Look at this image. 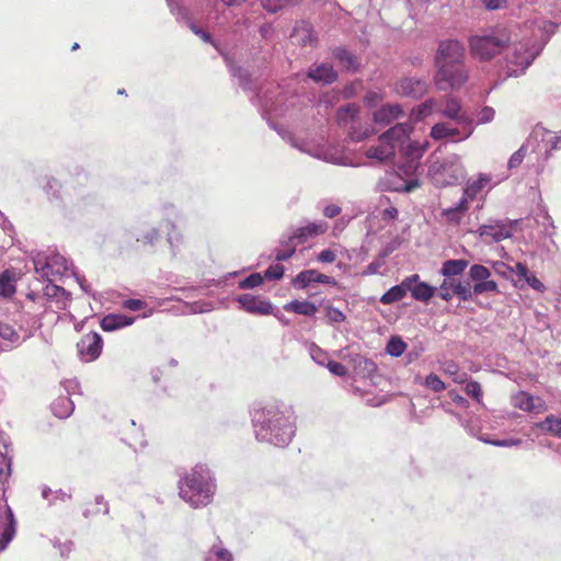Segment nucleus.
<instances>
[{
	"label": "nucleus",
	"mask_w": 561,
	"mask_h": 561,
	"mask_svg": "<svg viewBox=\"0 0 561 561\" xmlns=\"http://www.w3.org/2000/svg\"><path fill=\"white\" fill-rule=\"evenodd\" d=\"M439 112L443 116L454 121L455 123L467 114L462 111L460 101L451 95L445 98L444 108Z\"/></svg>",
	"instance_id": "bb28decb"
},
{
	"label": "nucleus",
	"mask_w": 561,
	"mask_h": 561,
	"mask_svg": "<svg viewBox=\"0 0 561 561\" xmlns=\"http://www.w3.org/2000/svg\"><path fill=\"white\" fill-rule=\"evenodd\" d=\"M60 188L61 185L59 181L56 180L55 178L47 176L45 179L44 191L46 192L49 198H60Z\"/></svg>",
	"instance_id": "de8ad7c7"
},
{
	"label": "nucleus",
	"mask_w": 561,
	"mask_h": 561,
	"mask_svg": "<svg viewBox=\"0 0 561 561\" xmlns=\"http://www.w3.org/2000/svg\"><path fill=\"white\" fill-rule=\"evenodd\" d=\"M456 124L461 126L462 136H460L457 140L468 139L474 130L473 121L466 114L462 118H460Z\"/></svg>",
	"instance_id": "6e6d98bb"
},
{
	"label": "nucleus",
	"mask_w": 561,
	"mask_h": 561,
	"mask_svg": "<svg viewBox=\"0 0 561 561\" xmlns=\"http://www.w3.org/2000/svg\"><path fill=\"white\" fill-rule=\"evenodd\" d=\"M396 91L402 96L420 99L427 91V82L421 78H403L397 83Z\"/></svg>",
	"instance_id": "dca6fc26"
},
{
	"label": "nucleus",
	"mask_w": 561,
	"mask_h": 561,
	"mask_svg": "<svg viewBox=\"0 0 561 561\" xmlns=\"http://www.w3.org/2000/svg\"><path fill=\"white\" fill-rule=\"evenodd\" d=\"M285 268L280 264H272L264 272V278L279 280L284 275Z\"/></svg>",
	"instance_id": "680f3d73"
},
{
	"label": "nucleus",
	"mask_w": 561,
	"mask_h": 561,
	"mask_svg": "<svg viewBox=\"0 0 561 561\" xmlns=\"http://www.w3.org/2000/svg\"><path fill=\"white\" fill-rule=\"evenodd\" d=\"M516 407H518L520 410H524V411H531L533 408H534V401H533V397L531 396H528L527 393L525 392H522L517 398H516V403H515Z\"/></svg>",
	"instance_id": "69168bd1"
},
{
	"label": "nucleus",
	"mask_w": 561,
	"mask_h": 561,
	"mask_svg": "<svg viewBox=\"0 0 561 561\" xmlns=\"http://www.w3.org/2000/svg\"><path fill=\"white\" fill-rule=\"evenodd\" d=\"M413 127L410 123H398L380 135L379 140L393 142L396 148L397 146L403 145L404 141L409 139Z\"/></svg>",
	"instance_id": "6ab92c4d"
},
{
	"label": "nucleus",
	"mask_w": 561,
	"mask_h": 561,
	"mask_svg": "<svg viewBox=\"0 0 561 561\" xmlns=\"http://www.w3.org/2000/svg\"><path fill=\"white\" fill-rule=\"evenodd\" d=\"M394 144L379 140L378 146L368 148L366 156L369 159H376L378 161H387L394 157Z\"/></svg>",
	"instance_id": "a878e982"
},
{
	"label": "nucleus",
	"mask_w": 561,
	"mask_h": 561,
	"mask_svg": "<svg viewBox=\"0 0 561 561\" xmlns=\"http://www.w3.org/2000/svg\"><path fill=\"white\" fill-rule=\"evenodd\" d=\"M466 393L473 398L477 402H481L482 399V389L479 382L469 381L465 387Z\"/></svg>",
	"instance_id": "0e129e2a"
},
{
	"label": "nucleus",
	"mask_w": 561,
	"mask_h": 561,
	"mask_svg": "<svg viewBox=\"0 0 561 561\" xmlns=\"http://www.w3.org/2000/svg\"><path fill=\"white\" fill-rule=\"evenodd\" d=\"M171 13L176 21L185 24L190 30L199 36L205 43L210 42V34L199 28L190 16L188 10L180 3V0H167Z\"/></svg>",
	"instance_id": "ddd939ff"
},
{
	"label": "nucleus",
	"mask_w": 561,
	"mask_h": 561,
	"mask_svg": "<svg viewBox=\"0 0 561 561\" xmlns=\"http://www.w3.org/2000/svg\"><path fill=\"white\" fill-rule=\"evenodd\" d=\"M424 386L434 392H440L446 388L445 382L436 374L426 376Z\"/></svg>",
	"instance_id": "5fc2aeb1"
},
{
	"label": "nucleus",
	"mask_w": 561,
	"mask_h": 561,
	"mask_svg": "<svg viewBox=\"0 0 561 561\" xmlns=\"http://www.w3.org/2000/svg\"><path fill=\"white\" fill-rule=\"evenodd\" d=\"M19 343L20 334L18 331L9 323L0 321V350H5L7 347Z\"/></svg>",
	"instance_id": "2f4dec72"
},
{
	"label": "nucleus",
	"mask_w": 561,
	"mask_h": 561,
	"mask_svg": "<svg viewBox=\"0 0 561 561\" xmlns=\"http://www.w3.org/2000/svg\"><path fill=\"white\" fill-rule=\"evenodd\" d=\"M224 58L231 76L239 80L240 87L245 91H252L254 89V85L250 79L248 71L241 67L233 65L228 56L225 55Z\"/></svg>",
	"instance_id": "c85d7f7f"
},
{
	"label": "nucleus",
	"mask_w": 561,
	"mask_h": 561,
	"mask_svg": "<svg viewBox=\"0 0 561 561\" xmlns=\"http://www.w3.org/2000/svg\"><path fill=\"white\" fill-rule=\"evenodd\" d=\"M465 46L457 39H444L438 44L435 55L437 68L435 85L440 91L456 90L468 80L465 65Z\"/></svg>",
	"instance_id": "f03ea898"
},
{
	"label": "nucleus",
	"mask_w": 561,
	"mask_h": 561,
	"mask_svg": "<svg viewBox=\"0 0 561 561\" xmlns=\"http://www.w3.org/2000/svg\"><path fill=\"white\" fill-rule=\"evenodd\" d=\"M442 215L446 219V221H448L449 224H455V225H458L463 217V215L459 210H457L454 206L443 209Z\"/></svg>",
	"instance_id": "e2e57ef3"
},
{
	"label": "nucleus",
	"mask_w": 561,
	"mask_h": 561,
	"mask_svg": "<svg viewBox=\"0 0 561 561\" xmlns=\"http://www.w3.org/2000/svg\"><path fill=\"white\" fill-rule=\"evenodd\" d=\"M454 289L453 294L454 296H457L462 301L471 300L473 297V289L470 282L465 280H457L454 278Z\"/></svg>",
	"instance_id": "a19ab883"
},
{
	"label": "nucleus",
	"mask_w": 561,
	"mask_h": 561,
	"mask_svg": "<svg viewBox=\"0 0 561 561\" xmlns=\"http://www.w3.org/2000/svg\"><path fill=\"white\" fill-rule=\"evenodd\" d=\"M561 131L559 134L551 131L542 126H536L528 137V145L531 150L538 154V165L543 168L551 158L554 150L560 149Z\"/></svg>",
	"instance_id": "9b49d317"
},
{
	"label": "nucleus",
	"mask_w": 561,
	"mask_h": 561,
	"mask_svg": "<svg viewBox=\"0 0 561 561\" xmlns=\"http://www.w3.org/2000/svg\"><path fill=\"white\" fill-rule=\"evenodd\" d=\"M332 55L335 60L340 62L348 71H355L357 69V62L354 55L343 47H335L332 50Z\"/></svg>",
	"instance_id": "72a5a7b5"
},
{
	"label": "nucleus",
	"mask_w": 561,
	"mask_h": 561,
	"mask_svg": "<svg viewBox=\"0 0 561 561\" xmlns=\"http://www.w3.org/2000/svg\"><path fill=\"white\" fill-rule=\"evenodd\" d=\"M443 370L445 374L451 376L454 381L463 382L466 374H459V366L454 360H447L443 364Z\"/></svg>",
	"instance_id": "3c124183"
},
{
	"label": "nucleus",
	"mask_w": 561,
	"mask_h": 561,
	"mask_svg": "<svg viewBox=\"0 0 561 561\" xmlns=\"http://www.w3.org/2000/svg\"><path fill=\"white\" fill-rule=\"evenodd\" d=\"M264 276H262L260 273H252L244 279H242L239 283V288L241 289H249V288H255L260 286L263 283Z\"/></svg>",
	"instance_id": "4d7b16f0"
},
{
	"label": "nucleus",
	"mask_w": 561,
	"mask_h": 561,
	"mask_svg": "<svg viewBox=\"0 0 561 561\" xmlns=\"http://www.w3.org/2000/svg\"><path fill=\"white\" fill-rule=\"evenodd\" d=\"M537 427L558 438H561V416L549 414L543 421L537 423Z\"/></svg>",
	"instance_id": "f704fd0d"
},
{
	"label": "nucleus",
	"mask_w": 561,
	"mask_h": 561,
	"mask_svg": "<svg viewBox=\"0 0 561 561\" xmlns=\"http://www.w3.org/2000/svg\"><path fill=\"white\" fill-rule=\"evenodd\" d=\"M401 244L399 237H394L392 240L382 245L378 255L386 261V259L393 253Z\"/></svg>",
	"instance_id": "052dcab7"
},
{
	"label": "nucleus",
	"mask_w": 561,
	"mask_h": 561,
	"mask_svg": "<svg viewBox=\"0 0 561 561\" xmlns=\"http://www.w3.org/2000/svg\"><path fill=\"white\" fill-rule=\"evenodd\" d=\"M327 320L329 323H341L345 321L346 317L345 314L337 308L333 306L327 307V313H325Z\"/></svg>",
	"instance_id": "bf43d9fd"
},
{
	"label": "nucleus",
	"mask_w": 561,
	"mask_h": 561,
	"mask_svg": "<svg viewBox=\"0 0 561 561\" xmlns=\"http://www.w3.org/2000/svg\"><path fill=\"white\" fill-rule=\"evenodd\" d=\"M325 367L329 369L331 374L337 377H344L347 374L346 367L343 364L335 360H328Z\"/></svg>",
	"instance_id": "774afa93"
},
{
	"label": "nucleus",
	"mask_w": 561,
	"mask_h": 561,
	"mask_svg": "<svg viewBox=\"0 0 561 561\" xmlns=\"http://www.w3.org/2000/svg\"><path fill=\"white\" fill-rule=\"evenodd\" d=\"M312 283H317L316 270H305L293 279V286L298 289H305Z\"/></svg>",
	"instance_id": "ea45409f"
},
{
	"label": "nucleus",
	"mask_w": 561,
	"mask_h": 561,
	"mask_svg": "<svg viewBox=\"0 0 561 561\" xmlns=\"http://www.w3.org/2000/svg\"><path fill=\"white\" fill-rule=\"evenodd\" d=\"M283 99L277 100L276 102L268 99L266 95L262 101L263 114L266 116V121L268 126L276 130L278 135L286 141H288L294 148L298 149L301 152L308 153L312 157H317L324 161L339 164L341 163L339 158H335L332 153L325 152L322 149L314 148L308 141L296 138L293 136L290 131L279 126L274 122V117L283 116L288 111L289 105H285L282 103Z\"/></svg>",
	"instance_id": "20e7f679"
},
{
	"label": "nucleus",
	"mask_w": 561,
	"mask_h": 561,
	"mask_svg": "<svg viewBox=\"0 0 561 561\" xmlns=\"http://www.w3.org/2000/svg\"><path fill=\"white\" fill-rule=\"evenodd\" d=\"M236 301L240 305L241 309L249 313L271 314L273 312V305L268 300L261 299L251 294L239 295Z\"/></svg>",
	"instance_id": "2eb2a0df"
},
{
	"label": "nucleus",
	"mask_w": 561,
	"mask_h": 561,
	"mask_svg": "<svg viewBox=\"0 0 561 561\" xmlns=\"http://www.w3.org/2000/svg\"><path fill=\"white\" fill-rule=\"evenodd\" d=\"M31 259L35 273L44 279H53V277L62 276L70 268L68 260L51 249L33 251Z\"/></svg>",
	"instance_id": "1a4fd4ad"
},
{
	"label": "nucleus",
	"mask_w": 561,
	"mask_h": 561,
	"mask_svg": "<svg viewBox=\"0 0 561 561\" xmlns=\"http://www.w3.org/2000/svg\"><path fill=\"white\" fill-rule=\"evenodd\" d=\"M396 181V183H392L391 184V190L392 191H396V192H407V193H410L412 192L413 190H415L416 187L420 186V182L419 180L416 179H412V180H403L399 176H394L393 179Z\"/></svg>",
	"instance_id": "49530a36"
},
{
	"label": "nucleus",
	"mask_w": 561,
	"mask_h": 561,
	"mask_svg": "<svg viewBox=\"0 0 561 561\" xmlns=\"http://www.w3.org/2000/svg\"><path fill=\"white\" fill-rule=\"evenodd\" d=\"M232 552L225 547L221 539L217 540L206 551L204 561H233Z\"/></svg>",
	"instance_id": "5701e85b"
},
{
	"label": "nucleus",
	"mask_w": 561,
	"mask_h": 561,
	"mask_svg": "<svg viewBox=\"0 0 561 561\" xmlns=\"http://www.w3.org/2000/svg\"><path fill=\"white\" fill-rule=\"evenodd\" d=\"M490 175L484 173H480L477 179L468 180L463 188L465 195H467V197H471V199H474L490 183Z\"/></svg>",
	"instance_id": "c756f323"
},
{
	"label": "nucleus",
	"mask_w": 561,
	"mask_h": 561,
	"mask_svg": "<svg viewBox=\"0 0 561 561\" xmlns=\"http://www.w3.org/2000/svg\"><path fill=\"white\" fill-rule=\"evenodd\" d=\"M4 514L7 523L0 533V551H4L16 534V518L10 505L5 504Z\"/></svg>",
	"instance_id": "412c9836"
},
{
	"label": "nucleus",
	"mask_w": 561,
	"mask_h": 561,
	"mask_svg": "<svg viewBox=\"0 0 561 561\" xmlns=\"http://www.w3.org/2000/svg\"><path fill=\"white\" fill-rule=\"evenodd\" d=\"M460 135V129L453 127L449 123H437L431 129V137L435 140L450 139L458 141Z\"/></svg>",
	"instance_id": "b1692460"
},
{
	"label": "nucleus",
	"mask_w": 561,
	"mask_h": 561,
	"mask_svg": "<svg viewBox=\"0 0 561 561\" xmlns=\"http://www.w3.org/2000/svg\"><path fill=\"white\" fill-rule=\"evenodd\" d=\"M51 412L58 419L69 417L73 410L75 403L69 397H58L50 405Z\"/></svg>",
	"instance_id": "7c9ffc66"
},
{
	"label": "nucleus",
	"mask_w": 561,
	"mask_h": 561,
	"mask_svg": "<svg viewBox=\"0 0 561 561\" xmlns=\"http://www.w3.org/2000/svg\"><path fill=\"white\" fill-rule=\"evenodd\" d=\"M358 112L359 107L353 103L341 106L336 112L339 125L350 127L353 124H358Z\"/></svg>",
	"instance_id": "393cba45"
},
{
	"label": "nucleus",
	"mask_w": 561,
	"mask_h": 561,
	"mask_svg": "<svg viewBox=\"0 0 561 561\" xmlns=\"http://www.w3.org/2000/svg\"><path fill=\"white\" fill-rule=\"evenodd\" d=\"M15 293L14 280L8 271L0 274V296L10 297Z\"/></svg>",
	"instance_id": "79ce46f5"
},
{
	"label": "nucleus",
	"mask_w": 561,
	"mask_h": 561,
	"mask_svg": "<svg viewBox=\"0 0 561 561\" xmlns=\"http://www.w3.org/2000/svg\"><path fill=\"white\" fill-rule=\"evenodd\" d=\"M437 102L434 99H428L419 104L411 112V118L415 122L424 119L436 110Z\"/></svg>",
	"instance_id": "58836bf2"
},
{
	"label": "nucleus",
	"mask_w": 561,
	"mask_h": 561,
	"mask_svg": "<svg viewBox=\"0 0 561 561\" xmlns=\"http://www.w3.org/2000/svg\"><path fill=\"white\" fill-rule=\"evenodd\" d=\"M299 242L294 238V233L289 228L284 232L278 241V247L274 249L275 260L283 262L289 260L296 252Z\"/></svg>",
	"instance_id": "a211bd4d"
},
{
	"label": "nucleus",
	"mask_w": 561,
	"mask_h": 561,
	"mask_svg": "<svg viewBox=\"0 0 561 561\" xmlns=\"http://www.w3.org/2000/svg\"><path fill=\"white\" fill-rule=\"evenodd\" d=\"M465 169L459 156L432 157L428 165V176L437 187L458 184L465 179Z\"/></svg>",
	"instance_id": "0eeeda50"
},
{
	"label": "nucleus",
	"mask_w": 561,
	"mask_h": 561,
	"mask_svg": "<svg viewBox=\"0 0 561 561\" xmlns=\"http://www.w3.org/2000/svg\"><path fill=\"white\" fill-rule=\"evenodd\" d=\"M160 229L157 227H145L136 233V241L142 245H154L160 239Z\"/></svg>",
	"instance_id": "e433bc0d"
},
{
	"label": "nucleus",
	"mask_w": 561,
	"mask_h": 561,
	"mask_svg": "<svg viewBox=\"0 0 561 561\" xmlns=\"http://www.w3.org/2000/svg\"><path fill=\"white\" fill-rule=\"evenodd\" d=\"M408 289L403 286L402 283L399 285L392 286L389 290H387L381 297L380 302L383 305H390L402 300L407 296Z\"/></svg>",
	"instance_id": "4c0bfd02"
},
{
	"label": "nucleus",
	"mask_w": 561,
	"mask_h": 561,
	"mask_svg": "<svg viewBox=\"0 0 561 561\" xmlns=\"http://www.w3.org/2000/svg\"><path fill=\"white\" fill-rule=\"evenodd\" d=\"M473 295H482L484 293H497L499 287L496 282L486 278L483 282L477 283L472 285Z\"/></svg>",
	"instance_id": "09e8293b"
},
{
	"label": "nucleus",
	"mask_w": 561,
	"mask_h": 561,
	"mask_svg": "<svg viewBox=\"0 0 561 561\" xmlns=\"http://www.w3.org/2000/svg\"><path fill=\"white\" fill-rule=\"evenodd\" d=\"M250 416L257 442L285 448L295 437L294 410L282 401L254 402L250 409Z\"/></svg>",
	"instance_id": "f257e3e1"
},
{
	"label": "nucleus",
	"mask_w": 561,
	"mask_h": 561,
	"mask_svg": "<svg viewBox=\"0 0 561 561\" xmlns=\"http://www.w3.org/2000/svg\"><path fill=\"white\" fill-rule=\"evenodd\" d=\"M468 275L469 278L477 284L489 278L491 276V271L482 264H473L470 266Z\"/></svg>",
	"instance_id": "a18cd8bd"
},
{
	"label": "nucleus",
	"mask_w": 561,
	"mask_h": 561,
	"mask_svg": "<svg viewBox=\"0 0 561 561\" xmlns=\"http://www.w3.org/2000/svg\"><path fill=\"white\" fill-rule=\"evenodd\" d=\"M504 59L508 77H519L525 73L538 55V50L528 38L513 39L504 47Z\"/></svg>",
	"instance_id": "423d86ee"
},
{
	"label": "nucleus",
	"mask_w": 561,
	"mask_h": 561,
	"mask_svg": "<svg viewBox=\"0 0 561 561\" xmlns=\"http://www.w3.org/2000/svg\"><path fill=\"white\" fill-rule=\"evenodd\" d=\"M517 224L518 220H512L510 218H489L472 232L480 242L485 245H491L512 238Z\"/></svg>",
	"instance_id": "9d476101"
},
{
	"label": "nucleus",
	"mask_w": 561,
	"mask_h": 561,
	"mask_svg": "<svg viewBox=\"0 0 561 561\" xmlns=\"http://www.w3.org/2000/svg\"><path fill=\"white\" fill-rule=\"evenodd\" d=\"M407 350V344L399 336H391L387 343L386 351L392 357L401 356Z\"/></svg>",
	"instance_id": "c03bdc74"
},
{
	"label": "nucleus",
	"mask_w": 561,
	"mask_h": 561,
	"mask_svg": "<svg viewBox=\"0 0 561 561\" xmlns=\"http://www.w3.org/2000/svg\"><path fill=\"white\" fill-rule=\"evenodd\" d=\"M135 317H129L123 313H110L102 318L100 325L103 331L113 332L131 325L135 322Z\"/></svg>",
	"instance_id": "4be33fe9"
},
{
	"label": "nucleus",
	"mask_w": 561,
	"mask_h": 561,
	"mask_svg": "<svg viewBox=\"0 0 561 561\" xmlns=\"http://www.w3.org/2000/svg\"><path fill=\"white\" fill-rule=\"evenodd\" d=\"M308 77L319 84L327 85L337 79V73L331 65L323 62L310 67Z\"/></svg>",
	"instance_id": "aec40b11"
},
{
	"label": "nucleus",
	"mask_w": 561,
	"mask_h": 561,
	"mask_svg": "<svg viewBox=\"0 0 561 561\" xmlns=\"http://www.w3.org/2000/svg\"><path fill=\"white\" fill-rule=\"evenodd\" d=\"M404 116V111L400 104L387 103L374 111L373 119L378 125H389L392 122Z\"/></svg>",
	"instance_id": "f3484780"
},
{
	"label": "nucleus",
	"mask_w": 561,
	"mask_h": 561,
	"mask_svg": "<svg viewBox=\"0 0 561 561\" xmlns=\"http://www.w3.org/2000/svg\"><path fill=\"white\" fill-rule=\"evenodd\" d=\"M491 266L494 273L503 278L511 279L514 275V268L503 261H493Z\"/></svg>",
	"instance_id": "603ef678"
},
{
	"label": "nucleus",
	"mask_w": 561,
	"mask_h": 561,
	"mask_svg": "<svg viewBox=\"0 0 561 561\" xmlns=\"http://www.w3.org/2000/svg\"><path fill=\"white\" fill-rule=\"evenodd\" d=\"M47 280L48 283L41 290H30L26 294V299L37 305V309L34 310L36 316L47 312L51 304H55L58 310H65L71 300L69 291L55 285L53 279Z\"/></svg>",
	"instance_id": "6e6552de"
},
{
	"label": "nucleus",
	"mask_w": 561,
	"mask_h": 561,
	"mask_svg": "<svg viewBox=\"0 0 561 561\" xmlns=\"http://www.w3.org/2000/svg\"><path fill=\"white\" fill-rule=\"evenodd\" d=\"M310 356L314 363H317L320 366H325L329 359L328 353L322 351L317 345H311L309 350Z\"/></svg>",
	"instance_id": "13d9d810"
},
{
	"label": "nucleus",
	"mask_w": 561,
	"mask_h": 561,
	"mask_svg": "<svg viewBox=\"0 0 561 561\" xmlns=\"http://www.w3.org/2000/svg\"><path fill=\"white\" fill-rule=\"evenodd\" d=\"M179 496L192 508H201L213 502L216 479L205 463H197L178 481Z\"/></svg>",
	"instance_id": "7ed1b4c3"
},
{
	"label": "nucleus",
	"mask_w": 561,
	"mask_h": 561,
	"mask_svg": "<svg viewBox=\"0 0 561 561\" xmlns=\"http://www.w3.org/2000/svg\"><path fill=\"white\" fill-rule=\"evenodd\" d=\"M357 125L358 124H353L348 127V135L353 141H362L368 136V129H363Z\"/></svg>",
	"instance_id": "338daca9"
},
{
	"label": "nucleus",
	"mask_w": 561,
	"mask_h": 561,
	"mask_svg": "<svg viewBox=\"0 0 561 561\" xmlns=\"http://www.w3.org/2000/svg\"><path fill=\"white\" fill-rule=\"evenodd\" d=\"M295 1L296 0H261V4L267 12L276 13Z\"/></svg>",
	"instance_id": "8fccbe9b"
},
{
	"label": "nucleus",
	"mask_w": 561,
	"mask_h": 561,
	"mask_svg": "<svg viewBox=\"0 0 561 561\" xmlns=\"http://www.w3.org/2000/svg\"><path fill=\"white\" fill-rule=\"evenodd\" d=\"M77 348L84 362L95 360L101 355L103 339L99 333L90 332L81 337L77 343Z\"/></svg>",
	"instance_id": "f8f14e48"
},
{
	"label": "nucleus",
	"mask_w": 561,
	"mask_h": 561,
	"mask_svg": "<svg viewBox=\"0 0 561 561\" xmlns=\"http://www.w3.org/2000/svg\"><path fill=\"white\" fill-rule=\"evenodd\" d=\"M454 278H446L443 280L440 286L436 288L438 291V296L445 300L449 301L454 297L453 289H454Z\"/></svg>",
	"instance_id": "864d4df0"
},
{
	"label": "nucleus",
	"mask_w": 561,
	"mask_h": 561,
	"mask_svg": "<svg viewBox=\"0 0 561 561\" xmlns=\"http://www.w3.org/2000/svg\"><path fill=\"white\" fill-rule=\"evenodd\" d=\"M511 41V32L505 27H497L484 34L469 37L470 53L473 58L486 61L504 51Z\"/></svg>",
	"instance_id": "39448f33"
},
{
	"label": "nucleus",
	"mask_w": 561,
	"mask_h": 561,
	"mask_svg": "<svg viewBox=\"0 0 561 561\" xmlns=\"http://www.w3.org/2000/svg\"><path fill=\"white\" fill-rule=\"evenodd\" d=\"M468 266V261L463 259L447 260L443 263L440 274L446 278L461 275Z\"/></svg>",
	"instance_id": "473e14b6"
},
{
	"label": "nucleus",
	"mask_w": 561,
	"mask_h": 561,
	"mask_svg": "<svg viewBox=\"0 0 561 561\" xmlns=\"http://www.w3.org/2000/svg\"><path fill=\"white\" fill-rule=\"evenodd\" d=\"M283 308L287 312H294L306 317H312L318 311V307L308 300H291L285 304Z\"/></svg>",
	"instance_id": "cd10ccee"
},
{
	"label": "nucleus",
	"mask_w": 561,
	"mask_h": 561,
	"mask_svg": "<svg viewBox=\"0 0 561 561\" xmlns=\"http://www.w3.org/2000/svg\"><path fill=\"white\" fill-rule=\"evenodd\" d=\"M410 293L415 300L427 302L431 298L434 297L436 288L425 282H422L414 285Z\"/></svg>",
	"instance_id": "c9c22d12"
},
{
	"label": "nucleus",
	"mask_w": 561,
	"mask_h": 561,
	"mask_svg": "<svg viewBox=\"0 0 561 561\" xmlns=\"http://www.w3.org/2000/svg\"><path fill=\"white\" fill-rule=\"evenodd\" d=\"M290 229L294 233V238L298 240L299 244H305L308 241L324 234L329 229V225L324 220H317L308 222L305 226L290 227Z\"/></svg>",
	"instance_id": "4468645a"
},
{
	"label": "nucleus",
	"mask_w": 561,
	"mask_h": 561,
	"mask_svg": "<svg viewBox=\"0 0 561 561\" xmlns=\"http://www.w3.org/2000/svg\"><path fill=\"white\" fill-rule=\"evenodd\" d=\"M530 146L531 145H528V139H527L526 142L524 145H522L519 147V149L516 150L511 156V158L508 159V162H507L508 170L517 169L522 164V162L524 161V159H525L529 148L531 149Z\"/></svg>",
	"instance_id": "37998d69"
}]
</instances>
